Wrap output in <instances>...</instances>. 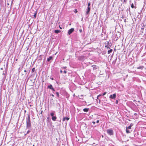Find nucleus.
Here are the masks:
<instances>
[{"label":"nucleus","instance_id":"obj_21","mask_svg":"<svg viewBox=\"0 0 146 146\" xmlns=\"http://www.w3.org/2000/svg\"><path fill=\"white\" fill-rule=\"evenodd\" d=\"M143 67L142 66H139L137 68L138 69H142Z\"/></svg>","mask_w":146,"mask_h":146},{"label":"nucleus","instance_id":"obj_31","mask_svg":"<svg viewBox=\"0 0 146 146\" xmlns=\"http://www.w3.org/2000/svg\"><path fill=\"white\" fill-rule=\"evenodd\" d=\"M63 72L65 74H66L67 73V71L65 70H64Z\"/></svg>","mask_w":146,"mask_h":146},{"label":"nucleus","instance_id":"obj_28","mask_svg":"<svg viewBox=\"0 0 146 146\" xmlns=\"http://www.w3.org/2000/svg\"><path fill=\"white\" fill-rule=\"evenodd\" d=\"M79 31L80 33H81L82 32V30L81 29H80L79 30Z\"/></svg>","mask_w":146,"mask_h":146},{"label":"nucleus","instance_id":"obj_30","mask_svg":"<svg viewBox=\"0 0 146 146\" xmlns=\"http://www.w3.org/2000/svg\"><path fill=\"white\" fill-rule=\"evenodd\" d=\"M47 121H49L50 120V119L49 118V117H48L47 118Z\"/></svg>","mask_w":146,"mask_h":146},{"label":"nucleus","instance_id":"obj_25","mask_svg":"<svg viewBox=\"0 0 146 146\" xmlns=\"http://www.w3.org/2000/svg\"><path fill=\"white\" fill-rule=\"evenodd\" d=\"M131 7L132 8H134V6L133 4V3L131 4Z\"/></svg>","mask_w":146,"mask_h":146},{"label":"nucleus","instance_id":"obj_19","mask_svg":"<svg viewBox=\"0 0 146 146\" xmlns=\"http://www.w3.org/2000/svg\"><path fill=\"white\" fill-rule=\"evenodd\" d=\"M56 96H57L58 98L59 97V93L58 92H56Z\"/></svg>","mask_w":146,"mask_h":146},{"label":"nucleus","instance_id":"obj_10","mask_svg":"<svg viewBox=\"0 0 146 146\" xmlns=\"http://www.w3.org/2000/svg\"><path fill=\"white\" fill-rule=\"evenodd\" d=\"M69 119V117H64V118H63L62 120L63 121H64L65 120H67V121H68Z\"/></svg>","mask_w":146,"mask_h":146},{"label":"nucleus","instance_id":"obj_48","mask_svg":"<svg viewBox=\"0 0 146 146\" xmlns=\"http://www.w3.org/2000/svg\"><path fill=\"white\" fill-rule=\"evenodd\" d=\"M6 71H7V70H6V71H5V72H7Z\"/></svg>","mask_w":146,"mask_h":146},{"label":"nucleus","instance_id":"obj_36","mask_svg":"<svg viewBox=\"0 0 146 146\" xmlns=\"http://www.w3.org/2000/svg\"><path fill=\"white\" fill-rule=\"evenodd\" d=\"M60 72L61 73H62L63 72V71H62V70H61L60 71Z\"/></svg>","mask_w":146,"mask_h":146},{"label":"nucleus","instance_id":"obj_24","mask_svg":"<svg viewBox=\"0 0 146 146\" xmlns=\"http://www.w3.org/2000/svg\"><path fill=\"white\" fill-rule=\"evenodd\" d=\"M145 27V25H144V24H143V26L142 27L141 29L142 30H143L144 29Z\"/></svg>","mask_w":146,"mask_h":146},{"label":"nucleus","instance_id":"obj_49","mask_svg":"<svg viewBox=\"0 0 146 146\" xmlns=\"http://www.w3.org/2000/svg\"><path fill=\"white\" fill-rule=\"evenodd\" d=\"M6 71H7V70H6V71H5V72H7Z\"/></svg>","mask_w":146,"mask_h":146},{"label":"nucleus","instance_id":"obj_43","mask_svg":"<svg viewBox=\"0 0 146 146\" xmlns=\"http://www.w3.org/2000/svg\"><path fill=\"white\" fill-rule=\"evenodd\" d=\"M42 111L41 112V113H40L41 114H42Z\"/></svg>","mask_w":146,"mask_h":146},{"label":"nucleus","instance_id":"obj_39","mask_svg":"<svg viewBox=\"0 0 146 146\" xmlns=\"http://www.w3.org/2000/svg\"><path fill=\"white\" fill-rule=\"evenodd\" d=\"M92 123H93L94 124H95V122L93 121H92Z\"/></svg>","mask_w":146,"mask_h":146},{"label":"nucleus","instance_id":"obj_16","mask_svg":"<svg viewBox=\"0 0 146 146\" xmlns=\"http://www.w3.org/2000/svg\"><path fill=\"white\" fill-rule=\"evenodd\" d=\"M61 31L59 30H55L54 31V32L58 34L60 33Z\"/></svg>","mask_w":146,"mask_h":146},{"label":"nucleus","instance_id":"obj_3","mask_svg":"<svg viewBox=\"0 0 146 146\" xmlns=\"http://www.w3.org/2000/svg\"><path fill=\"white\" fill-rule=\"evenodd\" d=\"M116 97V93L110 95V98L112 99H115Z\"/></svg>","mask_w":146,"mask_h":146},{"label":"nucleus","instance_id":"obj_41","mask_svg":"<svg viewBox=\"0 0 146 146\" xmlns=\"http://www.w3.org/2000/svg\"><path fill=\"white\" fill-rule=\"evenodd\" d=\"M59 27H60V29H62V28H61V27L60 26H59Z\"/></svg>","mask_w":146,"mask_h":146},{"label":"nucleus","instance_id":"obj_11","mask_svg":"<svg viewBox=\"0 0 146 146\" xmlns=\"http://www.w3.org/2000/svg\"><path fill=\"white\" fill-rule=\"evenodd\" d=\"M92 67L93 68V69L94 70H96V69L97 68V67L96 65H93L92 66Z\"/></svg>","mask_w":146,"mask_h":146},{"label":"nucleus","instance_id":"obj_29","mask_svg":"<svg viewBox=\"0 0 146 146\" xmlns=\"http://www.w3.org/2000/svg\"><path fill=\"white\" fill-rule=\"evenodd\" d=\"M101 95H99L98 96H97V99H98V97H99V96H101Z\"/></svg>","mask_w":146,"mask_h":146},{"label":"nucleus","instance_id":"obj_13","mask_svg":"<svg viewBox=\"0 0 146 146\" xmlns=\"http://www.w3.org/2000/svg\"><path fill=\"white\" fill-rule=\"evenodd\" d=\"M3 79L4 80V81L5 80V79L6 77V75L5 73H3Z\"/></svg>","mask_w":146,"mask_h":146},{"label":"nucleus","instance_id":"obj_23","mask_svg":"<svg viewBox=\"0 0 146 146\" xmlns=\"http://www.w3.org/2000/svg\"><path fill=\"white\" fill-rule=\"evenodd\" d=\"M35 68H33L32 70V72H34L35 71Z\"/></svg>","mask_w":146,"mask_h":146},{"label":"nucleus","instance_id":"obj_45","mask_svg":"<svg viewBox=\"0 0 146 146\" xmlns=\"http://www.w3.org/2000/svg\"><path fill=\"white\" fill-rule=\"evenodd\" d=\"M1 69L2 70H3V68H1Z\"/></svg>","mask_w":146,"mask_h":146},{"label":"nucleus","instance_id":"obj_4","mask_svg":"<svg viewBox=\"0 0 146 146\" xmlns=\"http://www.w3.org/2000/svg\"><path fill=\"white\" fill-rule=\"evenodd\" d=\"M74 28H71L68 31V33L69 35H70L74 31Z\"/></svg>","mask_w":146,"mask_h":146},{"label":"nucleus","instance_id":"obj_7","mask_svg":"<svg viewBox=\"0 0 146 146\" xmlns=\"http://www.w3.org/2000/svg\"><path fill=\"white\" fill-rule=\"evenodd\" d=\"M55 113V111H52V112L50 113V115L52 117L54 116V115H56Z\"/></svg>","mask_w":146,"mask_h":146},{"label":"nucleus","instance_id":"obj_1","mask_svg":"<svg viewBox=\"0 0 146 146\" xmlns=\"http://www.w3.org/2000/svg\"><path fill=\"white\" fill-rule=\"evenodd\" d=\"M26 127L27 129H30L31 128V124L29 114L27 115L26 117Z\"/></svg>","mask_w":146,"mask_h":146},{"label":"nucleus","instance_id":"obj_35","mask_svg":"<svg viewBox=\"0 0 146 146\" xmlns=\"http://www.w3.org/2000/svg\"><path fill=\"white\" fill-rule=\"evenodd\" d=\"M66 66H65V67H63V68H62V69H66Z\"/></svg>","mask_w":146,"mask_h":146},{"label":"nucleus","instance_id":"obj_47","mask_svg":"<svg viewBox=\"0 0 146 146\" xmlns=\"http://www.w3.org/2000/svg\"><path fill=\"white\" fill-rule=\"evenodd\" d=\"M30 106H32L31 105H30Z\"/></svg>","mask_w":146,"mask_h":146},{"label":"nucleus","instance_id":"obj_27","mask_svg":"<svg viewBox=\"0 0 146 146\" xmlns=\"http://www.w3.org/2000/svg\"><path fill=\"white\" fill-rule=\"evenodd\" d=\"M52 90L53 92H54L55 91V90L53 88H52L51 89Z\"/></svg>","mask_w":146,"mask_h":146},{"label":"nucleus","instance_id":"obj_33","mask_svg":"<svg viewBox=\"0 0 146 146\" xmlns=\"http://www.w3.org/2000/svg\"><path fill=\"white\" fill-rule=\"evenodd\" d=\"M30 132V131H29V130H28V131H27V134H28V133H29Z\"/></svg>","mask_w":146,"mask_h":146},{"label":"nucleus","instance_id":"obj_2","mask_svg":"<svg viewBox=\"0 0 146 146\" xmlns=\"http://www.w3.org/2000/svg\"><path fill=\"white\" fill-rule=\"evenodd\" d=\"M107 133L110 136L114 134V132L112 129H108L106 130Z\"/></svg>","mask_w":146,"mask_h":146},{"label":"nucleus","instance_id":"obj_20","mask_svg":"<svg viewBox=\"0 0 146 146\" xmlns=\"http://www.w3.org/2000/svg\"><path fill=\"white\" fill-rule=\"evenodd\" d=\"M126 132L127 133H130V131L128 130L127 129H126Z\"/></svg>","mask_w":146,"mask_h":146},{"label":"nucleus","instance_id":"obj_6","mask_svg":"<svg viewBox=\"0 0 146 146\" xmlns=\"http://www.w3.org/2000/svg\"><path fill=\"white\" fill-rule=\"evenodd\" d=\"M133 125V123H131L130 125L128 126V127H127L126 129H130L131 128V127Z\"/></svg>","mask_w":146,"mask_h":146},{"label":"nucleus","instance_id":"obj_15","mask_svg":"<svg viewBox=\"0 0 146 146\" xmlns=\"http://www.w3.org/2000/svg\"><path fill=\"white\" fill-rule=\"evenodd\" d=\"M89 110V108H84L83 109V111L85 112H87Z\"/></svg>","mask_w":146,"mask_h":146},{"label":"nucleus","instance_id":"obj_17","mask_svg":"<svg viewBox=\"0 0 146 146\" xmlns=\"http://www.w3.org/2000/svg\"><path fill=\"white\" fill-rule=\"evenodd\" d=\"M37 13V12L36 11H35V13L33 15V16L35 18L36 17Z\"/></svg>","mask_w":146,"mask_h":146},{"label":"nucleus","instance_id":"obj_44","mask_svg":"<svg viewBox=\"0 0 146 146\" xmlns=\"http://www.w3.org/2000/svg\"><path fill=\"white\" fill-rule=\"evenodd\" d=\"M51 79L52 80H53L54 79L53 78H51Z\"/></svg>","mask_w":146,"mask_h":146},{"label":"nucleus","instance_id":"obj_37","mask_svg":"<svg viewBox=\"0 0 146 146\" xmlns=\"http://www.w3.org/2000/svg\"><path fill=\"white\" fill-rule=\"evenodd\" d=\"M96 122L97 123H98L99 122V120H97Z\"/></svg>","mask_w":146,"mask_h":146},{"label":"nucleus","instance_id":"obj_22","mask_svg":"<svg viewBox=\"0 0 146 146\" xmlns=\"http://www.w3.org/2000/svg\"><path fill=\"white\" fill-rule=\"evenodd\" d=\"M91 5V3H90V2H89L88 3V7H90V5Z\"/></svg>","mask_w":146,"mask_h":146},{"label":"nucleus","instance_id":"obj_14","mask_svg":"<svg viewBox=\"0 0 146 146\" xmlns=\"http://www.w3.org/2000/svg\"><path fill=\"white\" fill-rule=\"evenodd\" d=\"M47 87L48 88H49L50 89H51L52 88H53L52 85L51 84L48 86Z\"/></svg>","mask_w":146,"mask_h":146},{"label":"nucleus","instance_id":"obj_38","mask_svg":"<svg viewBox=\"0 0 146 146\" xmlns=\"http://www.w3.org/2000/svg\"><path fill=\"white\" fill-rule=\"evenodd\" d=\"M50 96H52V97H54V95L53 94H51Z\"/></svg>","mask_w":146,"mask_h":146},{"label":"nucleus","instance_id":"obj_42","mask_svg":"<svg viewBox=\"0 0 146 146\" xmlns=\"http://www.w3.org/2000/svg\"><path fill=\"white\" fill-rule=\"evenodd\" d=\"M24 71V72H27V71L26 70H25Z\"/></svg>","mask_w":146,"mask_h":146},{"label":"nucleus","instance_id":"obj_12","mask_svg":"<svg viewBox=\"0 0 146 146\" xmlns=\"http://www.w3.org/2000/svg\"><path fill=\"white\" fill-rule=\"evenodd\" d=\"M117 60V57H116L115 59L114 60H113V62H112L113 64L114 65L116 63V62Z\"/></svg>","mask_w":146,"mask_h":146},{"label":"nucleus","instance_id":"obj_18","mask_svg":"<svg viewBox=\"0 0 146 146\" xmlns=\"http://www.w3.org/2000/svg\"><path fill=\"white\" fill-rule=\"evenodd\" d=\"M112 51V50L111 49H110V50H109L108 51V54H109L110 53H111Z\"/></svg>","mask_w":146,"mask_h":146},{"label":"nucleus","instance_id":"obj_34","mask_svg":"<svg viewBox=\"0 0 146 146\" xmlns=\"http://www.w3.org/2000/svg\"><path fill=\"white\" fill-rule=\"evenodd\" d=\"M77 12H78V11H77V9H75L74 12L76 13H77Z\"/></svg>","mask_w":146,"mask_h":146},{"label":"nucleus","instance_id":"obj_5","mask_svg":"<svg viewBox=\"0 0 146 146\" xmlns=\"http://www.w3.org/2000/svg\"><path fill=\"white\" fill-rule=\"evenodd\" d=\"M87 11L86 13V15H88V14L89 12H90V7H87Z\"/></svg>","mask_w":146,"mask_h":146},{"label":"nucleus","instance_id":"obj_32","mask_svg":"<svg viewBox=\"0 0 146 146\" xmlns=\"http://www.w3.org/2000/svg\"><path fill=\"white\" fill-rule=\"evenodd\" d=\"M115 103L116 104H117L118 103V100H117L115 102Z\"/></svg>","mask_w":146,"mask_h":146},{"label":"nucleus","instance_id":"obj_40","mask_svg":"<svg viewBox=\"0 0 146 146\" xmlns=\"http://www.w3.org/2000/svg\"><path fill=\"white\" fill-rule=\"evenodd\" d=\"M127 1L126 0H124V3H126Z\"/></svg>","mask_w":146,"mask_h":146},{"label":"nucleus","instance_id":"obj_26","mask_svg":"<svg viewBox=\"0 0 146 146\" xmlns=\"http://www.w3.org/2000/svg\"><path fill=\"white\" fill-rule=\"evenodd\" d=\"M106 94V92H104L102 94V95L103 96H104Z\"/></svg>","mask_w":146,"mask_h":146},{"label":"nucleus","instance_id":"obj_9","mask_svg":"<svg viewBox=\"0 0 146 146\" xmlns=\"http://www.w3.org/2000/svg\"><path fill=\"white\" fill-rule=\"evenodd\" d=\"M52 56H50L47 59V61L48 62H49L52 59Z\"/></svg>","mask_w":146,"mask_h":146},{"label":"nucleus","instance_id":"obj_46","mask_svg":"<svg viewBox=\"0 0 146 146\" xmlns=\"http://www.w3.org/2000/svg\"><path fill=\"white\" fill-rule=\"evenodd\" d=\"M102 137H103V135H102Z\"/></svg>","mask_w":146,"mask_h":146},{"label":"nucleus","instance_id":"obj_8","mask_svg":"<svg viewBox=\"0 0 146 146\" xmlns=\"http://www.w3.org/2000/svg\"><path fill=\"white\" fill-rule=\"evenodd\" d=\"M56 119H57V117L56 116V115H55L54 116H52V120L53 121H56Z\"/></svg>","mask_w":146,"mask_h":146}]
</instances>
